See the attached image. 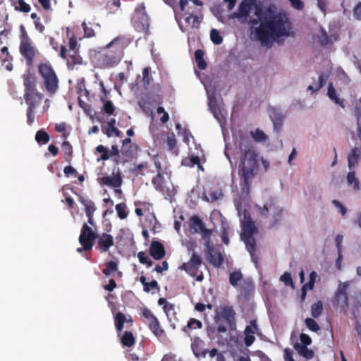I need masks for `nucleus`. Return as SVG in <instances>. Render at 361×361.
<instances>
[{
	"label": "nucleus",
	"instance_id": "16",
	"mask_svg": "<svg viewBox=\"0 0 361 361\" xmlns=\"http://www.w3.org/2000/svg\"><path fill=\"white\" fill-rule=\"evenodd\" d=\"M259 328L257 321L251 320L250 325H247L244 331V343L247 347H250L255 341V334L258 331Z\"/></svg>",
	"mask_w": 361,
	"mask_h": 361
},
{
	"label": "nucleus",
	"instance_id": "12",
	"mask_svg": "<svg viewBox=\"0 0 361 361\" xmlns=\"http://www.w3.org/2000/svg\"><path fill=\"white\" fill-rule=\"evenodd\" d=\"M98 183L101 185L107 186L109 188H121L123 185V180L121 173L119 169L112 175H103L97 178Z\"/></svg>",
	"mask_w": 361,
	"mask_h": 361
},
{
	"label": "nucleus",
	"instance_id": "48",
	"mask_svg": "<svg viewBox=\"0 0 361 361\" xmlns=\"http://www.w3.org/2000/svg\"><path fill=\"white\" fill-rule=\"evenodd\" d=\"M251 135L256 142H264L267 140V135L260 129H257L255 132L251 131Z\"/></svg>",
	"mask_w": 361,
	"mask_h": 361
},
{
	"label": "nucleus",
	"instance_id": "8",
	"mask_svg": "<svg viewBox=\"0 0 361 361\" xmlns=\"http://www.w3.org/2000/svg\"><path fill=\"white\" fill-rule=\"evenodd\" d=\"M203 264L200 255L193 252L190 260L184 262L180 269L185 271L190 276L195 278L197 281H202L204 279V275L202 271L199 273L200 267Z\"/></svg>",
	"mask_w": 361,
	"mask_h": 361
},
{
	"label": "nucleus",
	"instance_id": "45",
	"mask_svg": "<svg viewBox=\"0 0 361 361\" xmlns=\"http://www.w3.org/2000/svg\"><path fill=\"white\" fill-rule=\"evenodd\" d=\"M115 208L117 212L118 216L121 219H125L127 218L128 213L125 203L117 204Z\"/></svg>",
	"mask_w": 361,
	"mask_h": 361
},
{
	"label": "nucleus",
	"instance_id": "61",
	"mask_svg": "<svg viewBox=\"0 0 361 361\" xmlns=\"http://www.w3.org/2000/svg\"><path fill=\"white\" fill-rule=\"evenodd\" d=\"M79 46L78 45L77 39L75 36H72L69 39L68 42V49L67 50V52H71L74 50H78Z\"/></svg>",
	"mask_w": 361,
	"mask_h": 361
},
{
	"label": "nucleus",
	"instance_id": "57",
	"mask_svg": "<svg viewBox=\"0 0 361 361\" xmlns=\"http://www.w3.org/2000/svg\"><path fill=\"white\" fill-rule=\"evenodd\" d=\"M300 346H308L312 344V340L310 336L305 333L300 334Z\"/></svg>",
	"mask_w": 361,
	"mask_h": 361
},
{
	"label": "nucleus",
	"instance_id": "63",
	"mask_svg": "<svg viewBox=\"0 0 361 361\" xmlns=\"http://www.w3.org/2000/svg\"><path fill=\"white\" fill-rule=\"evenodd\" d=\"M35 109L32 107H27V123L29 126H31L35 121Z\"/></svg>",
	"mask_w": 361,
	"mask_h": 361
},
{
	"label": "nucleus",
	"instance_id": "60",
	"mask_svg": "<svg viewBox=\"0 0 361 361\" xmlns=\"http://www.w3.org/2000/svg\"><path fill=\"white\" fill-rule=\"evenodd\" d=\"M82 27L83 29L84 36L85 37L90 38V37H92L95 35L94 30L92 29V27H88V25H87V23L85 22H83L82 23Z\"/></svg>",
	"mask_w": 361,
	"mask_h": 361
},
{
	"label": "nucleus",
	"instance_id": "2",
	"mask_svg": "<svg viewBox=\"0 0 361 361\" xmlns=\"http://www.w3.org/2000/svg\"><path fill=\"white\" fill-rule=\"evenodd\" d=\"M238 176L240 185L243 192H250L252 180L258 174L259 169V154L252 141L240 137L239 142Z\"/></svg>",
	"mask_w": 361,
	"mask_h": 361
},
{
	"label": "nucleus",
	"instance_id": "58",
	"mask_svg": "<svg viewBox=\"0 0 361 361\" xmlns=\"http://www.w3.org/2000/svg\"><path fill=\"white\" fill-rule=\"evenodd\" d=\"M62 150L63 151L66 159H68L70 157L72 156L73 154V148L71 145L68 141H64L61 145Z\"/></svg>",
	"mask_w": 361,
	"mask_h": 361
},
{
	"label": "nucleus",
	"instance_id": "26",
	"mask_svg": "<svg viewBox=\"0 0 361 361\" xmlns=\"http://www.w3.org/2000/svg\"><path fill=\"white\" fill-rule=\"evenodd\" d=\"M346 181L348 186H351L354 191L360 190V181L356 176L355 171H350L346 176Z\"/></svg>",
	"mask_w": 361,
	"mask_h": 361
},
{
	"label": "nucleus",
	"instance_id": "28",
	"mask_svg": "<svg viewBox=\"0 0 361 361\" xmlns=\"http://www.w3.org/2000/svg\"><path fill=\"white\" fill-rule=\"evenodd\" d=\"M205 227L202 220L197 216H193L190 219V228L193 233H200V231Z\"/></svg>",
	"mask_w": 361,
	"mask_h": 361
},
{
	"label": "nucleus",
	"instance_id": "43",
	"mask_svg": "<svg viewBox=\"0 0 361 361\" xmlns=\"http://www.w3.org/2000/svg\"><path fill=\"white\" fill-rule=\"evenodd\" d=\"M323 312V303L321 300L317 301L311 307V315L314 318L319 317Z\"/></svg>",
	"mask_w": 361,
	"mask_h": 361
},
{
	"label": "nucleus",
	"instance_id": "29",
	"mask_svg": "<svg viewBox=\"0 0 361 361\" xmlns=\"http://www.w3.org/2000/svg\"><path fill=\"white\" fill-rule=\"evenodd\" d=\"M164 178L160 171L152 178V183L156 190L163 192L164 190Z\"/></svg>",
	"mask_w": 361,
	"mask_h": 361
},
{
	"label": "nucleus",
	"instance_id": "64",
	"mask_svg": "<svg viewBox=\"0 0 361 361\" xmlns=\"http://www.w3.org/2000/svg\"><path fill=\"white\" fill-rule=\"evenodd\" d=\"M284 361H295L293 358V350L289 348H286L283 350Z\"/></svg>",
	"mask_w": 361,
	"mask_h": 361
},
{
	"label": "nucleus",
	"instance_id": "27",
	"mask_svg": "<svg viewBox=\"0 0 361 361\" xmlns=\"http://www.w3.org/2000/svg\"><path fill=\"white\" fill-rule=\"evenodd\" d=\"M140 281L143 286V290L146 293H149L151 290H160V287L157 281L152 280L150 282H147L146 280V277L144 276H141L140 277Z\"/></svg>",
	"mask_w": 361,
	"mask_h": 361
},
{
	"label": "nucleus",
	"instance_id": "52",
	"mask_svg": "<svg viewBox=\"0 0 361 361\" xmlns=\"http://www.w3.org/2000/svg\"><path fill=\"white\" fill-rule=\"evenodd\" d=\"M325 83H326V79H324L323 75H320L319 77L318 83L315 86L309 85L307 87V90H310L312 92H317V91L319 90L325 85Z\"/></svg>",
	"mask_w": 361,
	"mask_h": 361
},
{
	"label": "nucleus",
	"instance_id": "47",
	"mask_svg": "<svg viewBox=\"0 0 361 361\" xmlns=\"http://www.w3.org/2000/svg\"><path fill=\"white\" fill-rule=\"evenodd\" d=\"M185 23L187 26H195V24H199V18L197 16L192 15L191 13H185Z\"/></svg>",
	"mask_w": 361,
	"mask_h": 361
},
{
	"label": "nucleus",
	"instance_id": "31",
	"mask_svg": "<svg viewBox=\"0 0 361 361\" xmlns=\"http://www.w3.org/2000/svg\"><path fill=\"white\" fill-rule=\"evenodd\" d=\"M121 343L123 346L132 347L135 343V338L131 331H124L121 338Z\"/></svg>",
	"mask_w": 361,
	"mask_h": 361
},
{
	"label": "nucleus",
	"instance_id": "6",
	"mask_svg": "<svg viewBox=\"0 0 361 361\" xmlns=\"http://www.w3.org/2000/svg\"><path fill=\"white\" fill-rule=\"evenodd\" d=\"M23 85L25 87L24 99L28 107L35 108L42 99L43 94L37 90L35 76L30 73L24 74Z\"/></svg>",
	"mask_w": 361,
	"mask_h": 361
},
{
	"label": "nucleus",
	"instance_id": "3",
	"mask_svg": "<svg viewBox=\"0 0 361 361\" xmlns=\"http://www.w3.org/2000/svg\"><path fill=\"white\" fill-rule=\"evenodd\" d=\"M130 44L125 36H118L111 40L103 49L98 58L101 68H109L117 66L124 56V50Z\"/></svg>",
	"mask_w": 361,
	"mask_h": 361
},
{
	"label": "nucleus",
	"instance_id": "20",
	"mask_svg": "<svg viewBox=\"0 0 361 361\" xmlns=\"http://www.w3.org/2000/svg\"><path fill=\"white\" fill-rule=\"evenodd\" d=\"M348 287V284L347 283H341L338 286V288L335 294V300L338 303L343 306L348 307V293L347 289Z\"/></svg>",
	"mask_w": 361,
	"mask_h": 361
},
{
	"label": "nucleus",
	"instance_id": "44",
	"mask_svg": "<svg viewBox=\"0 0 361 361\" xmlns=\"http://www.w3.org/2000/svg\"><path fill=\"white\" fill-rule=\"evenodd\" d=\"M118 263L114 261H109L106 264V267L102 270L105 276H109L112 272L117 271Z\"/></svg>",
	"mask_w": 361,
	"mask_h": 361
},
{
	"label": "nucleus",
	"instance_id": "62",
	"mask_svg": "<svg viewBox=\"0 0 361 361\" xmlns=\"http://www.w3.org/2000/svg\"><path fill=\"white\" fill-rule=\"evenodd\" d=\"M163 310L168 317H169L171 315H176L175 306L173 304L169 302L167 305H166L165 307H163Z\"/></svg>",
	"mask_w": 361,
	"mask_h": 361
},
{
	"label": "nucleus",
	"instance_id": "56",
	"mask_svg": "<svg viewBox=\"0 0 361 361\" xmlns=\"http://www.w3.org/2000/svg\"><path fill=\"white\" fill-rule=\"evenodd\" d=\"M20 44H24V43H28L32 42L30 37L28 36L27 31L24 27V25H21L20 26Z\"/></svg>",
	"mask_w": 361,
	"mask_h": 361
},
{
	"label": "nucleus",
	"instance_id": "23",
	"mask_svg": "<svg viewBox=\"0 0 361 361\" xmlns=\"http://www.w3.org/2000/svg\"><path fill=\"white\" fill-rule=\"evenodd\" d=\"M269 116L273 122L274 130L279 132L283 125L284 116L279 110L272 109L270 111Z\"/></svg>",
	"mask_w": 361,
	"mask_h": 361
},
{
	"label": "nucleus",
	"instance_id": "36",
	"mask_svg": "<svg viewBox=\"0 0 361 361\" xmlns=\"http://www.w3.org/2000/svg\"><path fill=\"white\" fill-rule=\"evenodd\" d=\"M80 202L84 205L86 216H93L96 210L94 202L92 200H86L82 196H80Z\"/></svg>",
	"mask_w": 361,
	"mask_h": 361
},
{
	"label": "nucleus",
	"instance_id": "22",
	"mask_svg": "<svg viewBox=\"0 0 361 361\" xmlns=\"http://www.w3.org/2000/svg\"><path fill=\"white\" fill-rule=\"evenodd\" d=\"M126 322L133 323V320L132 317L129 315L128 318H127L126 315L121 312H118L115 314L114 324L115 328L118 334L122 332L124 327V324Z\"/></svg>",
	"mask_w": 361,
	"mask_h": 361
},
{
	"label": "nucleus",
	"instance_id": "14",
	"mask_svg": "<svg viewBox=\"0 0 361 361\" xmlns=\"http://www.w3.org/2000/svg\"><path fill=\"white\" fill-rule=\"evenodd\" d=\"M60 56L66 59L67 61V66L70 68H73L76 65L82 64V58L80 56L78 49L68 52L67 49L65 46L62 45L60 48Z\"/></svg>",
	"mask_w": 361,
	"mask_h": 361
},
{
	"label": "nucleus",
	"instance_id": "13",
	"mask_svg": "<svg viewBox=\"0 0 361 361\" xmlns=\"http://www.w3.org/2000/svg\"><path fill=\"white\" fill-rule=\"evenodd\" d=\"M19 50L20 54L25 59L27 66H32L34 59L38 53V50L33 42L20 44Z\"/></svg>",
	"mask_w": 361,
	"mask_h": 361
},
{
	"label": "nucleus",
	"instance_id": "10",
	"mask_svg": "<svg viewBox=\"0 0 361 361\" xmlns=\"http://www.w3.org/2000/svg\"><path fill=\"white\" fill-rule=\"evenodd\" d=\"M142 317L146 319L149 330L157 336L161 337L164 334V331L161 329L158 319L152 314L151 310L147 307L141 310Z\"/></svg>",
	"mask_w": 361,
	"mask_h": 361
},
{
	"label": "nucleus",
	"instance_id": "11",
	"mask_svg": "<svg viewBox=\"0 0 361 361\" xmlns=\"http://www.w3.org/2000/svg\"><path fill=\"white\" fill-rule=\"evenodd\" d=\"M97 235L98 234H97L91 227L87 224H84L79 236V243L82 246H84L85 249H92Z\"/></svg>",
	"mask_w": 361,
	"mask_h": 361
},
{
	"label": "nucleus",
	"instance_id": "5",
	"mask_svg": "<svg viewBox=\"0 0 361 361\" xmlns=\"http://www.w3.org/2000/svg\"><path fill=\"white\" fill-rule=\"evenodd\" d=\"M37 71L42 89L51 96L55 94L59 88V79L51 64L49 62L40 63Z\"/></svg>",
	"mask_w": 361,
	"mask_h": 361
},
{
	"label": "nucleus",
	"instance_id": "32",
	"mask_svg": "<svg viewBox=\"0 0 361 361\" xmlns=\"http://www.w3.org/2000/svg\"><path fill=\"white\" fill-rule=\"evenodd\" d=\"M223 197L221 189L209 190L207 194H204V200L209 202H214Z\"/></svg>",
	"mask_w": 361,
	"mask_h": 361
},
{
	"label": "nucleus",
	"instance_id": "25",
	"mask_svg": "<svg viewBox=\"0 0 361 361\" xmlns=\"http://www.w3.org/2000/svg\"><path fill=\"white\" fill-rule=\"evenodd\" d=\"M360 150L357 147L353 148L348 155V166L350 170L356 166L359 163Z\"/></svg>",
	"mask_w": 361,
	"mask_h": 361
},
{
	"label": "nucleus",
	"instance_id": "54",
	"mask_svg": "<svg viewBox=\"0 0 361 361\" xmlns=\"http://www.w3.org/2000/svg\"><path fill=\"white\" fill-rule=\"evenodd\" d=\"M115 109V106L111 100L104 102L102 109L106 114H114Z\"/></svg>",
	"mask_w": 361,
	"mask_h": 361
},
{
	"label": "nucleus",
	"instance_id": "39",
	"mask_svg": "<svg viewBox=\"0 0 361 361\" xmlns=\"http://www.w3.org/2000/svg\"><path fill=\"white\" fill-rule=\"evenodd\" d=\"M202 238L204 241V245L206 248L211 247L212 245H214L211 240V235L212 233V231L210 229L206 228L204 227L202 230L200 231Z\"/></svg>",
	"mask_w": 361,
	"mask_h": 361
},
{
	"label": "nucleus",
	"instance_id": "38",
	"mask_svg": "<svg viewBox=\"0 0 361 361\" xmlns=\"http://www.w3.org/2000/svg\"><path fill=\"white\" fill-rule=\"evenodd\" d=\"M13 6L16 11H18L22 13H28L31 9L30 6L24 0H17L13 4Z\"/></svg>",
	"mask_w": 361,
	"mask_h": 361
},
{
	"label": "nucleus",
	"instance_id": "19",
	"mask_svg": "<svg viewBox=\"0 0 361 361\" xmlns=\"http://www.w3.org/2000/svg\"><path fill=\"white\" fill-rule=\"evenodd\" d=\"M149 255L156 260H160L166 255L163 244L159 241H152L149 248Z\"/></svg>",
	"mask_w": 361,
	"mask_h": 361
},
{
	"label": "nucleus",
	"instance_id": "55",
	"mask_svg": "<svg viewBox=\"0 0 361 361\" xmlns=\"http://www.w3.org/2000/svg\"><path fill=\"white\" fill-rule=\"evenodd\" d=\"M318 41L322 47H326L329 43V36L324 29L321 30Z\"/></svg>",
	"mask_w": 361,
	"mask_h": 361
},
{
	"label": "nucleus",
	"instance_id": "59",
	"mask_svg": "<svg viewBox=\"0 0 361 361\" xmlns=\"http://www.w3.org/2000/svg\"><path fill=\"white\" fill-rule=\"evenodd\" d=\"M148 167L147 162H142L139 164L135 166V167L132 169V173L136 175H144L142 173V170L144 169H147Z\"/></svg>",
	"mask_w": 361,
	"mask_h": 361
},
{
	"label": "nucleus",
	"instance_id": "33",
	"mask_svg": "<svg viewBox=\"0 0 361 361\" xmlns=\"http://www.w3.org/2000/svg\"><path fill=\"white\" fill-rule=\"evenodd\" d=\"M166 143L169 149L174 154H178V148L177 147V140L173 133H169L166 137Z\"/></svg>",
	"mask_w": 361,
	"mask_h": 361
},
{
	"label": "nucleus",
	"instance_id": "1",
	"mask_svg": "<svg viewBox=\"0 0 361 361\" xmlns=\"http://www.w3.org/2000/svg\"><path fill=\"white\" fill-rule=\"evenodd\" d=\"M255 15L257 18H250L249 24L255 29V37L262 46L270 47L271 40L289 35V23L286 15L271 8L263 10L260 6L256 7Z\"/></svg>",
	"mask_w": 361,
	"mask_h": 361
},
{
	"label": "nucleus",
	"instance_id": "34",
	"mask_svg": "<svg viewBox=\"0 0 361 361\" xmlns=\"http://www.w3.org/2000/svg\"><path fill=\"white\" fill-rule=\"evenodd\" d=\"M204 52L202 49H197L195 51V59L197 66L200 70H204L207 64L204 59Z\"/></svg>",
	"mask_w": 361,
	"mask_h": 361
},
{
	"label": "nucleus",
	"instance_id": "51",
	"mask_svg": "<svg viewBox=\"0 0 361 361\" xmlns=\"http://www.w3.org/2000/svg\"><path fill=\"white\" fill-rule=\"evenodd\" d=\"M96 150L97 152L101 153L99 160L106 161L109 159V152L108 149L104 145H99L97 147Z\"/></svg>",
	"mask_w": 361,
	"mask_h": 361
},
{
	"label": "nucleus",
	"instance_id": "46",
	"mask_svg": "<svg viewBox=\"0 0 361 361\" xmlns=\"http://www.w3.org/2000/svg\"><path fill=\"white\" fill-rule=\"evenodd\" d=\"M305 324L307 328L314 332H317L320 330V326L317 324V322L312 318H306L305 320Z\"/></svg>",
	"mask_w": 361,
	"mask_h": 361
},
{
	"label": "nucleus",
	"instance_id": "49",
	"mask_svg": "<svg viewBox=\"0 0 361 361\" xmlns=\"http://www.w3.org/2000/svg\"><path fill=\"white\" fill-rule=\"evenodd\" d=\"M150 72V68L149 67H145L142 70V81L143 82V85L145 88H147L151 83L152 79L151 76L149 75Z\"/></svg>",
	"mask_w": 361,
	"mask_h": 361
},
{
	"label": "nucleus",
	"instance_id": "37",
	"mask_svg": "<svg viewBox=\"0 0 361 361\" xmlns=\"http://www.w3.org/2000/svg\"><path fill=\"white\" fill-rule=\"evenodd\" d=\"M182 165L189 167H192L195 165H197L199 169L203 170V167L200 164V158L197 156H191L190 157L183 159L182 161Z\"/></svg>",
	"mask_w": 361,
	"mask_h": 361
},
{
	"label": "nucleus",
	"instance_id": "40",
	"mask_svg": "<svg viewBox=\"0 0 361 361\" xmlns=\"http://www.w3.org/2000/svg\"><path fill=\"white\" fill-rule=\"evenodd\" d=\"M251 4L246 1H243L238 6V11L243 18H247L250 13Z\"/></svg>",
	"mask_w": 361,
	"mask_h": 361
},
{
	"label": "nucleus",
	"instance_id": "24",
	"mask_svg": "<svg viewBox=\"0 0 361 361\" xmlns=\"http://www.w3.org/2000/svg\"><path fill=\"white\" fill-rule=\"evenodd\" d=\"M293 348L299 355L306 360H311L314 357V352L313 350L309 348L307 346H300V345H299V342L294 343Z\"/></svg>",
	"mask_w": 361,
	"mask_h": 361
},
{
	"label": "nucleus",
	"instance_id": "15",
	"mask_svg": "<svg viewBox=\"0 0 361 361\" xmlns=\"http://www.w3.org/2000/svg\"><path fill=\"white\" fill-rule=\"evenodd\" d=\"M97 247L103 253L107 252L114 245V238L111 235L102 233L97 237Z\"/></svg>",
	"mask_w": 361,
	"mask_h": 361
},
{
	"label": "nucleus",
	"instance_id": "35",
	"mask_svg": "<svg viewBox=\"0 0 361 361\" xmlns=\"http://www.w3.org/2000/svg\"><path fill=\"white\" fill-rule=\"evenodd\" d=\"M202 327V323L201 321L194 319V318H190L189 319V321L188 322L187 325L183 327V331L185 334H189L190 330L201 329Z\"/></svg>",
	"mask_w": 361,
	"mask_h": 361
},
{
	"label": "nucleus",
	"instance_id": "41",
	"mask_svg": "<svg viewBox=\"0 0 361 361\" xmlns=\"http://www.w3.org/2000/svg\"><path fill=\"white\" fill-rule=\"evenodd\" d=\"M242 279L243 274L240 271H233L229 275V283L233 287H236Z\"/></svg>",
	"mask_w": 361,
	"mask_h": 361
},
{
	"label": "nucleus",
	"instance_id": "9",
	"mask_svg": "<svg viewBox=\"0 0 361 361\" xmlns=\"http://www.w3.org/2000/svg\"><path fill=\"white\" fill-rule=\"evenodd\" d=\"M224 319L227 323L230 330H235L236 328L235 322V312L232 306L221 305L219 307V311H216L214 317L216 323H219Z\"/></svg>",
	"mask_w": 361,
	"mask_h": 361
},
{
	"label": "nucleus",
	"instance_id": "42",
	"mask_svg": "<svg viewBox=\"0 0 361 361\" xmlns=\"http://www.w3.org/2000/svg\"><path fill=\"white\" fill-rule=\"evenodd\" d=\"M35 140L39 144H46L49 141L50 136L46 131L39 130L36 133Z\"/></svg>",
	"mask_w": 361,
	"mask_h": 361
},
{
	"label": "nucleus",
	"instance_id": "17",
	"mask_svg": "<svg viewBox=\"0 0 361 361\" xmlns=\"http://www.w3.org/2000/svg\"><path fill=\"white\" fill-rule=\"evenodd\" d=\"M205 253L209 263L213 266L219 267L224 262L223 256L219 251L215 250L214 245H212L211 247L209 248L205 247Z\"/></svg>",
	"mask_w": 361,
	"mask_h": 361
},
{
	"label": "nucleus",
	"instance_id": "7",
	"mask_svg": "<svg viewBox=\"0 0 361 361\" xmlns=\"http://www.w3.org/2000/svg\"><path fill=\"white\" fill-rule=\"evenodd\" d=\"M259 214L264 218L269 219V226H276L282 219L283 209L278 204L274 198H269L263 205L259 207Z\"/></svg>",
	"mask_w": 361,
	"mask_h": 361
},
{
	"label": "nucleus",
	"instance_id": "53",
	"mask_svg": "<svg viewBox=\"0 0 361 361\" xmlns=\"http://www.w3.org/2000/svg\"><path fill=\"white\" fill-rule=\"evenodd\" d=\"M216 324L217 325L216 329H209L208 330V334L209 336L215 334L216 332H217L218 334H221V333H226L227 331L226 326L224 325V324L221 323V322H219V323H216Z\"/></svg>",
	"mask_w": 361,
	"mask_h": 361
},
{
	"label": "nucleus",
	"instance_id": "18",
	"mask_svg": "<svg viewBox=\"0 0 361 361\" xmlns=\"http://www.w3.org/2000/svg\"><path fill=\"white\" fill-rule=\"evenodd\" d=\"M102 132L108 137H112L114 135L116 137H121L123 133L116 127V119L111 118L106 125H102L101 127Z\"/></svg>",
	"mask_w": 361,
	"mask_h": 361
},
{
	"label": "nucleus",
	"instance_id": "50",
	"mask_svg": "<svg viewBox=\"0 0 361 361\" xmlns=\"http://www.w3.org/2000/svg\"><path fill=\"white\" fill-rule=\"evenodd\" d=\"M210 38L212 42L216 45H219L223 42V38L220 35L219 31L216 29H212L210 32Z\"/></svg>",
	"mask_w": 361,
	"mask_h": 361
},
{
	"label": "nucleus",
	"instance_id": "30",
	"mask_svg": "<svg viewBox=\"0 0 361 361\" xmlns=\"http://www.w3.org/2000/svg\"><path fill=\"white\" fill-rule=\"evenodd\" d=\"M327 95L329 97V99L334 101L336 104L339 105L342 108L345 107L343 101L338 97L336 90L333 86V84L331 82L329 83L328 86Z\"/></svg>",
	"mask_w": 361,
	"mask_h": 361
},
{
	"label": "nucleus",
	"instance_id": "21",
	"mask_svg": "<svg viewBox=\"0 0 361 361\" xmlns=\"http://www.w3.org/2000/svg\"><path fill=\"white\" fill-rule=\"evenodd\" d=\"M203 341L199 337H195L192 340L191 349L196 357H204L208 353V350L202 348Z\"/></svg>",
	"mask_w": 361,
	"mask_h": 361
},
{
	"label": "nucleus",
	"instance_id": "4",
	"mask_svg": "<svg viewBox=\"0 0 361 361\" xmlns=\"http://www.w3.org/2000/svg\"><path fill=\"white\" fill-rule=\"evenodd\" d=\"M243 218L241 220L242 235L247 250L249 252L252 262L257 266L259 257L256 254L257 243L254 235L257 233L258 228L252 221L250 214L247 209H244Z\"/></svg>",
	"mask_w": 361,
	"mask_h": 361
}]
</instances>
